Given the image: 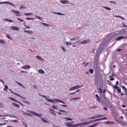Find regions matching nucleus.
I'll return each mask as SVG.
<instances>
[{"label": "nucleus", "mask_w": 127, "mask_h": 127, "mask_svg": "<svg viewBox=\"0 0 127 127\" xmlns=\"http://www.w3.org/2000/svg\"><path fill=\"white\" fill-rule=\"evenodd\" d=\"M0 43H1L2 44H5V41L3 39H0Z\"/></svg>", "instance_id": "obj_30"}, {"label": "nucleus", "mask_w": 127, "mask_h": 127, "mask_svg": "<svg viewBox=\"0 0 127 127\" xmlns=\"http://www.w3.org/2000/svg\"><path fill=\"white\" fill-rule=\"evenodd\" d=\"M41 24L43 25H44L45 26H50V25L48 24H47L46 23H43V22H42Z\"/></svg>", "instance_id": "obj_33"}, {"label": "nucleus", "mask_w": 127, "mask_h": 127, "mask_svg": "<svg viewBox=\"0 0 127 127\" xmlns=\"http://www.w3.org/2000/svg\"><path fill=\"white\" fill-rule=\"evenodd\" d=\"M23 115H26L27 116H29V117H32V115L29 113H26L25 112H23Z\"/></svg>", "instance_id": "obj_35"}, {"label": "nucleus", "mask_w": 127, "mask_h": 127, "mask_svg": "<svg viewBox=\"0 0 127 127\" xmlns=\"http://www.w3.org/2000/svg\"><path fill=\"white\" fill-rule=\"evenodd\" d=\"M62 49L64 52H66V50H65V48L64 47H62Z\"/></svg>", "instance_id": "obj_56"}, {"label": "nucleus", "mask_w": 127, "mask_h": 127, "mask_svg": "<svg viewBox=\"0 0 127 127\" xmlns=\"http://www.w3.org/2000/svg\"><path fill=\"white\" fill-rule=\"evenodd\" d=\"M125 38H126V37L122 36L116 39V40H117V41H120V40H122V39H124Z\"/></svg>", "instance_id": "obj_12"}, {"label": "nucleus", "mask_w": 127, "mask_h": 127, "mask_svg": "<svg viewBox=\"0 0 127 127\" xmlns=\"http://www.w3.org/2000/svg\"><path fill=\"white\" fill-rule=\"evenodd\" d=\"M121 33H124V34H127V31H126V29H124L123 30H122Z\"/></svg>", "instance_id": "obj_36"}, {"label": "nucleus", "mask_w": 127, "mask_h": 127, "mask_svg": "<svg viewBox=\"0 0 127 127\" xmlns=\"http://www.w3.org/2000/svg\"><path fill=\"white\" fill-rule=\"evenodd\" d=\"M79 38H80V37H75L74 38H71L70 39V41H75L76 40H78V39H79Z\"/></svg>", "instance_id": "obj_15"}, {"label": "nucleus", "mask_w": 127, "mask_h": 127, "mask_svg": "<svg viewBox=\"0 0 127 127\" xmlns=\"http://www.w3.org/2000/svg\"><path fill=\"white\" fill-rule=\"evenodd\" d=\"M102 53V51H100V49H98L96 51V57H100V55Z\"/></svg>", "instance_id": "obj_7"}, {"label": "nucleus", "mask_w": 127, "mask_h": 127, "mask_svg": "<svg viewBox=\"0 0 127 127\" xmlns=\"http://www.w3.org/2000/svg\"><path fill=\"white\" fill-rule=\"evenodd\" d=\"M6 4H9V5H12V6H14V4L12 2L6 1Z\"/></svg>", "instance_id": "obj_23"}, {"label": "nucleus", "mask_w": 127, "mask_h": 127, "mask_svg": "<svg viewBox=\"0 0 127 127\" xmlns=\"http://www.w3.org/2000/svg\"><path fill=\"white\" fill-rule=\"evenodd\" d=\"M10 28H11V29H12V30H16V31H18V30H19V28L13 26H11L10 27Z\"/></svg>", "instance_id": "obj_9"}, {"label": "nucleus", "mask_w": 127, "mask_h": 127, "mask_svg": "<svg viewBox=\"0 0 127 127\" xmlns=\"http://www.w3.org/2000/svg\"><path fill=\"white\" fill-rule=\"evenodd\" d=\"M54 13H55V14H58V15H64L63 14L59 12H54Z\"/></svg>", "instance_id": "obj_40"}, {"label": "nucleus", "mask_w": 127, "mask_h": 127, "mask_svg": "<svg viewBox=\"0 0 127 127\" xmlns=\"http://www.w3.org/2000/svg\"><path fill=\"white\" fill-rule=\"evenodd\" d=\"M24 26H25L26 28H27L28 29H29V28H30V27H29V26H27L26 25H25V23H24Z\"/></svg>", "instance_id": "obj_53"}, {"label": "nucleus", "mask_w": 127, "mask_h": 127, "mask_svg": "<svg viewBox=\"0 0 127 127\" xmlns=\"http://www.w3.org/2000/svg\"><path fill=\"white\" fill-rule=\"evenodd\" d=\"M25 19H26V20H34V18H29V17H26L25 18Z\"/></svg>", "instance_id": "obj_27"}, {"label": "nucleus", "mask_w": 127, "mask_h": 127, "mask_svg": "<svg viewBox=\"0 0 127 127\" xmlns=\"http://www.w3.org/2000/svg\"><path fill=\"white\" fill-rule=\"evenodd\" d=\"M103 8H105V9H107V10H112V9H111V8L110 7L105 6H103Z\"/></svg>", "instance_id": "obj_25"}, {"label": "nucleus", "mask_w": 127, "mask_h": 127, "mask_svg": "<svg viewBox=\"0 0 127 127\" xmlns=\"http://www.w3.org/2000/svg\"><path fill=\"white\" fill-rule=\"evenodd\" d=\"M17 19L18 20H20V22H23V20H22V19H20V18H17Z\"/></svg>", "instance_id": "obj_55"}, {"label": "nucleus", "mask_w": 127, "mask_h": 127, "mask_svg": "<svg viewBox=\"0 0 127 127\" xmlns=\"http://www.w3.org/2000/svg\"><path fill=\"white\" fill-rule=\"evenodd\" d=\"M122 88H123V90L125 91V92H126L127 91V88H126V86L123 85L122 86Z\"/></svg>", "instance_id": "obj_52"}, {"label": "nucleus", "mask_w": 127, "mask_h": 127, "mask_svg": "<svg viewBox=\"0 0 127 127\" xmlns=\"http://www.w3.org/2000/svg\"><path fill=\"white\" fill-rule=\"evenodd\" d=\"M24 8H25V6H21V7H20V9H24Z\"/></svg>", "instance_id": "obj_62"}, {"label": "nucleus", "mask_w": 127, "mask_h": 127, "mask_svg": "<svg viewBox=\"0 0 127 127\" xmlns=\"http://www.w3.org/2000/svg\"><path fill=\"white\" fill-rule=\"evenodd\" d=\"M95 96L97 98V101L99 104H101V101L100 100V97H99V95L98 94H96Z\"/></svg>", "instance_id": "obj_18"}, {"label": "nucleus", "mask_w": 127, "mask_h": 127, "mask_svg": "<svg viewBox=\"0 0 127 127\" xmlns=\"http://www.w3.org/2000/svg\"><path fill=\"white\" fill-rule=\"evenodd\" d=\"M35 17L36 18H37L38 19H39L40 20H41V19H42V18L41 17H39L38 16H35Z\"/></svg>", "instance_id": "obj_43"}, {"label": "nucleus", "mask_w": 127, "mask_h": 127, "mask_svg": "<svg viewBox=\"0 0 127 127\" xmlns=\"http://www.w3.org/2000/svg\"><path fill=\"white\" fill-rule=\"evenodd\" d=\"M76 94V92H72V93H69V95H75Z\"/></svg>", "instance_id": "obj_61"}, {"label": "nucleus", "mask_w": 127, "mask_h": 127, "mask_svg": "<svg viewBox=\"0 0 127 127\" xmlns=\"http://www.w3.org/2000/svg\"><path fill=\"white\" fill-rule=\"evenodd\" d=\"M52 107L53 108V109H55L56 110H58V106H57L53 105V106H52Z\"/></svg>", "instance_id": "obj_34"}, {"label": "nucleus", "mask_w": 127, "mask_h": 127, "mask_svg": "<svg viewBox=\"0 0 127 127\" xmlns=\"http://www.w3.org/2000/svg\"><path fill=\"white\" fill-rule=\"evenodd\" d=\"M8 99H9V100H11V101H13V102L15 101V99H14V98L12 97H9Z\"/></svg>", "instance_id": "obj_49"}, {"label": "nucleus", "mask_w": 127, "mask_h": 127, "mask_svg": "<svg viewBox=\"0 0 127 127\" xmlns=\"http://www.w3.org/2000/svg\"><path fill=\"white\" fill-rule=\"evenodd\" d=\"M13 94L17 96V97H20V98H22V96H20V95L18 94L17 93H13Z\"/></svg>", "instance_id": "obj_46"}, {"label": "nucleus", "mask_w": 127, "mask_h": 127, "mask_svg": "<svg viewBox=\"0 0 127 127\" xmlns=\"http://www.w3.org/2000/svg\"><path fill=\"white\" fill-rule=\"evenodd\" d=\"M6 1L0 2V4H6Z\"/></svg>", "instance_id": "obj_54"}, {"label": "nucleus", "mask_w": 127, "mask_h": 127, "mask_svg": "<svg viewBox=\"0 0 127 127\" xmlns=\"http://www.w3.org/2000/svg\"><path fill=\"white\" fill-rule=\"evenodd\" d=\"M83 87V85H76L73 87H71L69 88V91H75V90H77L78 89H80V88H82Z\"/></svg>", "instance_id": "obj_5"}, {"label": "nucleus", "mask_w": 127, "mask_h": 127, "mask_svg": "<svg viewBox=\"0 0 127 127\" xmlns=\"http://www.w3.org/2000/svg\"><path fill=\"white\" fill-rule=\"evenodd\" d=\"M94 119H96V116L95 115L92 117H90L89 119H88V120H94Z\"/></svg>", "instance_id": "obj_51"}, {"label": "nucleus", "mask_w": 127, "mask_h": 127, "mask_svg": "<svg viewBox=\"0 0 127 127\" xmlns=\"http://www.w3.org/2000/svg\"><path fill=\"white\" fill-rule=\"evenodd\" d=\"M18 104H19L20 105V106H21V107H23L24 106V105H23V104L21 103V102H18Z\"/></svg>", "instance_id": "obj_59"}, {"label": "nucleus", "mask_w": 127, "mask_h": 127, "mask_svg": "<svg viewBox=\"0 0 127 127\" xmlns=\"http://www.w3.org/2000/svg\"><path fill=\"white\" fill-rule=\"evenodd\" d=\"M3 20H4V21H7L8 22H13V21L9 19H3Z\"/></svg>", "instance_id": "obj_20"}, {"label": "nucleus", "mask_w": 127, "mask_h": 127, "mask_svg": "<svg viewBox=\"0 0 127 127\" xmlns=\"http://www.w3.org/2000/svg\"><path fill=\"white\" fill-rule=\"evenodd\" d=\"M16 82H17L18 85H19V86H20L21 87H22V88H24V86H23V85H22L21 83L18 82V81H16Z\"/></svg>", "instance_id": "obj_38"}, {"label": "nucleus", "mask_w": 127, "mask_h": 127, "mask_svg": "<svg viewBox=\"0 0 127 127\" xmlns=\"http://www.w3.org/2000/svg\"><path fill=\"white\" fill-rule=\"evenodd\" d=\"M61 107H64V108H67L68 107L67 105H61Z\"/></svg>", "instance_id": "obj_60"}, {"label": "nucleus", "mask_w": 127, "mask_h": 127, "mask_svg": "<svg viewBox=\"0 0 127 127\" xmlns=\"http://www.w3.org/2000/svg\"><path fill=\"white\" fill-rule=\"evenodd\" d=\"M39 96H41V97L45 98V99H46V101H47V102H49V103H53V104H55V102H54V99H49L45 95H43L40 94H39Z\"/></svg>", "instance_id": "obj_4"}, {"label": "nucleus", "mask_w": 127, "mask_h": 127, "mask_svg": "<svg viewBox=\"0 0 127 127\" xmlns=\"http://www.w3.org/2000/svg\"><path fill=\"white\" fill-rule=\"evenodd\" d=\"M4 88H3V90H4V91H5L6 92L7 89H8V86L6 85H4Z\"/></svg>", "instance_id": "obj_31"}, {"label": "nucleus", "mask_w": 127, "mask_h": 127, "mask_svg": "<svg viewBox=\"0 0 127 127\" xmlns=\"http://www.w3.org/2000/svg\"><path fill=\"white\" fill-rule=\"evenodd\" d=\"M110 81H114V80H115V78H114V77L113 76H110Z\"/></svg>", "instance_id": "obj_48"}, {"label": "nucleus", "mask_w": 127, "mask_h": 127, "mask_svg": "<svg viewBox=\"0 0 127 127\" xmlns=\"http://www.w3.org/2000/svg\"><path fill=\"white\" fill-rule=\"evenodd\" d=\"M17 11H15V10H11V12H12L13 13H16Z\"/></svg>", "instance_id": "obj_57"}, {"label": "nucleus", "mask_w": 127, "mask_h": 127, "mask_svg": "<svg viewBox=\"0 0 127 127\" xmlns=\"http://www.w3.org/2000/svg\"><path fill=\"white\" fill-rule=\"evenodd\" d=\"M59 112H61V113H67L65 111L61 110V109H59Z\"/></svg>", "instance_id": "obj_50"}, {"label": "nucleus", "mask_w": 127, "mask_h": 127, "mask_svg": "<svg viewBox=\"0 0 127 127\" xmlns=\"http://www.w3.org/2000/svg\"><path fill=\"white\" fill-rule=\"evenodd\" d=\"M95 118L97 119V118H102V117H103V116L102 115H95Z\"/></svg>", "instance_id": "obj_42"}, {"label": "nucleus", "mask_w": 127, "mask_h": 127, "mask_svg": "<svg viewBox=\"0 0 127 127\" xmlns=\"http://www.w3.org/2000/svg\"><path fill=\"white\" fill-rule=\"evenodd\" d=\"M16 82H17L18 85H19V86H20L21 87H22V88H24V86H23V85H22L21 83L18 82V81H16Z\"/></svg>", "instance_id": "obj_37"}, {"label": "nucleus", "mask_w": 127, "mask_h": 127, "mask_svg": "<svg viewBox=\"0 0 127 127\" xmlns=\"http://www.w3.org/2000/svg\"><path fill=\"white\" fill-rule=\"evenodd\" d=\"M24 15H33V14L32 13H23Z\"/></svg>", "instance_id": "obj_39"}, {"label": "nucleus", "mask_w": 127, "mask_h": 127, "mask_svg": "<svg viewBox=\"0 0 127 127\" xmlns=\"http://www.w3.org/2000/svg\"><path fill=\"white\" fill-rule=\"evenodd\" d=\"M36 57L37 59L40 60V61H43V59H42V57H41L39 56H36Z\"/></svg>", "instance_id": "obj_19"}, {"label": "nucleus", "mask_w": 127, "mask_h": 127, "mask_svg": "<svg viewBox=\"0 0 127 127\" xmlns=\"http://www.w3.org/2000/svg\"><path fill=\"white\" fill-rule=\"evenodd\" d=\"M22 68L24 69V70H26L27 69H30V66L26 65L22 67Z\"/></svg>", "instance_id": "obj_14"}, {"label": "nucleus", "mask_w": 127, "mask_h": 127, "mask_svg": "<svg viewBox=\"0 0 127 127\" xmlns=\"http://www.w3.org/2000/svg\"><path fill=\"white\" fill-rule=\"evenodd\" d=\"M23 103H26V104H28V105H30L29 104V102H27V101H25L24 100L23 101Z\"/></svg>", "instance_id": "obj_58"}, {"label": "nucleus", "mask_w": 127, "mask_h": 127, "mask_svg": "<svg viewBox=\"0 0 127 127\" xmlns=\"http://www.w3.org/2000/svg\"><path fill=\"white\" fill-rule=\"evenodd\" d=\"M89 72L91 74H93V73H94V69H92V68H90L89 69Z\"/></svg>", "instance_id": "obj_41"}, {"label": "nucleus", "mask_w": 127, "mask_h": 127, "mask_svg": "<svg viewBox=\"0 0 127 127\" xmlns=\"http://www.w3.org/2000/svg\"><path fill=\"white\" fill-rule=\"evenodd\" d=\"M60 2H61V3H62V4H67V3H68L69 1L67 0H60Z\"/></svg>", "instance_id": "obj_8"}, {"label": "nucleus", "mask_w": 127, "mask_h": 127, "mask_svg": "<svg viewBox=\"0 0 127 127\" xmlns=\"http://www.w3.org/2000/svg\"><path fill=\"white\" fill-rule=\"evenodd\" d=\"M18 14H21V13H20V12L17 11V12L16 13V16H19L20 15Z\"/></svg>", "instance_id": "obj_44"}, {"label": "nucleus", "mask_w": 127, "mask_h": 127, "mask_svg": "<svg viewBox=\"0 0 127 127\" xmlns=\"http://www.w3.org/2000/svg\"><path fill=\"white\" fill-rule=\"evenodd\" d=\"M6 36L7 38H8V39H10V40H12V38L11 37H10V36H9V35L8 34H6Z\"/></svg>", "instance_id": "obj_32"}, {"label": "nucleus", "mask_w": 127, "mask_h": 127, "mask_svg": "<svg viewBox=\"0 0 127 127\" xmlns=\"http://www.w3.org/2000/svg\"><path fill=\"white\" fill-rule=\"evenodd\" d=\"M83 44H87V43H90V39L84 40L82 41Z\"/></svg>", "instance_id": "obj_13"}, {"label": "nucleus", "mask_w": 127, "mask_h": 127, "mask_svg": "<svg viewBox=\"0 0 127 127\" xmlns=\"http://www.w3.org/2000/svg\"><path fill=\"white\" fill-rule=\"evenodd\" d=\"M24 32L26 33H28L29 34H33V31H32L24 30Z\"/></svg>", "instance_id": "obj_16"}, {"label": "nucleus", "mask_w": 127, "mask_h": 127, "mask_svg": "<svg viewBox=\"0 0 127 127\" xmlns=\"http://www.w3.org/2000/svg\"><path fill=\"white\" fill-rule=\"evenodd\" d=\"M54 102H56V103H61L62 104L65 105V102L61 101L60 99H54Z\"/></svg>", "instance_id": "obj_10"}, {"label": "nucleus", "mask_w": 127, "mask_h": 127, "mask_svg": "<svg viewBox=\"0 0 127 127\" xmlns=\"http://www.w3.org/2000/svg\"><path fill=\"white\" fill-rule=\"evenodd\" d=\"M103 109L105 110V111H108V108L107 107H104Z\"/></svg>", "instance_id": "obj_64"}, {"label": "nucleus", "mask_w": 127, "mask_h": 127, "mask_svg": "<svg viewBox=\"0 0 127 127\" xmlns=\"http://www.w3.org/2000/svg\"><path fill=\"white\" fill-rule=\"evenodd\" d=\"M98 123H96V124H95L94 125L89 126H88L87 127H97V126H98Z\"/></svg>", "instance_id": "obj_28"}, {"label": "nucleus", "mask_w": 127, "mask_h": 127, "mask_svg": "<svg viewBox=\"0 0 127 127\" xmlns=\"http://www.w3.org/2000/svg\"><path fill=\"white\" fill-rule=\"evenodd\" d=\"M28 113H30V114H31L32 115H33L34 116H36V117H38L41 119V121H43L44 123H48V121L46 120L45 119H43L41 116H42V114H38L34 111H28Z\"/></svg>", "instance_id": "obj_2"}, {"label": "nucleus", "mask_w": 127, "mask_h": 127, "mask_svg": "<svg viewBox=\"0 0 127 127\" xmlns=\"http://www.w3.org/2000/svg\"><path fill=\"white\" fill-rule=\"evenodd\" d=\"M105 120H107L106 117H103L102 118L95 119V122H100V121H105Z\"/></svg>", "instance_id": "obj_11"}, {"label": "nucleus", "mask_w": 127, "mask_h": 127, "mask_svg": "<svg viewBox=\"0 0 127 127\" xmlns=\"http://www.w3.org/2000/svg\"><path fill=\"white\" fill-rule=\"evenodd\" d=\"M99 90H100V93H103V94H104V93L106 92V90L102 89V88L101 87L99 88Z\"/></svg>", "instance_id": "obj_22"}, {"label": "nucleus", "mask_w": 127, "mask_h": 127, "mask_svg": "<svg viewBox=\"0 0 127 127\" xmlns=\"http://www.w3.org/2000/svg\"><path fill=\"white\" fill-rule=\"evenodd\" d=\"M103 101H100V104L104 106H107V105L110 104V102L109 101V99L106 97L105 95H103Z\"/></svg>", "instance_id": "obj_3"}, {"label": "nucleus", "mask_w": 127, "mask_h": 127, "mask_svg": "<svg viewBox=\"0 0 127 127\" xmlns=\"http://www.w3.org/2000/svg\"><path fill=\"white\" fill-rule=\"evenodd\" d=\"M80 97L72 98L69 100V101H77V100L80 99Z\"/></svg>", "instance_id": "obj_17"}, {"label": "nucleus", "mask_w": 127, "mask_h": 127, "mask_svg": "<svg viewBox=\"0 0 127 127\" xmlns=\"http://www.w3.org/2000/svg\"><path fill=\"white\" fill-rule=\"evenodd\" d=\"M105 124H115L116 123L112 121H107L105 122Z\"/></svg>", "instance_id": "obj_26"}, {"label": "nucleus", "mask_w": 127, "mask_h": 127, "mask_svg": "<svg viewBox=\"0 0 127 127\" xmlns=\"http://www.w3.org/2000/svg\"><path fill=\"white\" fill-rule=\"evenodd\" d=\"M12 106H14V107H16L17 108H20V106L18 105V104L13 103H12Z\"/></svg>", "instance_id": "obj_21"}, {"label": "nucleus", "mask_w": 127, "mask_h": 127, "mask_svg": "<svg viewBox=\"0 0 127 127\" xmlns=\"http://www.w3.org/2000/svg\"><path fill=\"white\" fill-rule=\"evenodd\" d=\"M116 17H117V18H121V19H124V20H126L125 18H124L123 17H122L121 16L117 15V16H116Z\"/></svg>", "instance_id": "obj_29"}, {"label": "nucleus", "mask_w": 127, "mask_h": 127, "mask_svg": "<svg viewBox=\"0 0 127 127\" xmlns=\"http://www.w3.org/2000/svg\"><path fill=\"white\" fill-rule=\"evenodd\" d=\"M39 73H40V74H44L45 73V71H44L43 69H39Z\"/></svg>", "instance_id": "obj_24"}, {"label": "nucleus", "mask_w": 127, "mask_h": 127, "mask_svg": "<svg viewBox=\"0 0 127 127\" xmlns=\"http://www.w3.org/2000/svg\"><path fill=\"white\" fill-rule=\"evenodd\" d=\"M114 89H117V91L118 92V93L119 94H120V93H121L122 89H121V88L119 86H118V85H115L114 86Z\"/></svg>", "instance_id": "obj_6"}, {"label": "nucleus", "mask_w": 127, "mask_h": 127, "mask_svg": "<svg viewBox=\"0 0 127 127\" xmlns=\"http://www.w3.org/2000/svg\"><path fill=\"white\" fill-rule=\"evenodd\" d=\"M93 123V120H90L89 122H82V123H79L77 124H72L70 122H67L65 123V125L66 127H79V126H86V125H90Z\"/></svg>", "instance_id": "obj_1"}, {"label": "nucleus", "mask_w": 127, "mask_h": 127, "mask_svg": "<svg viewBox=\"0 0 127 127\" xmlns=\"http://www.w3.org/2000/svg\"><path fill=\"white\" fill-rule=\"evenodd\" d=\"M117 51H118V52H121V51H122V49H117Z\"/></svg>", "instance_id": "obj_63"}, {"label": "nucleus", "mask_w": 127, "mask_h": 127, "mask_svg": "<svg viewBox=\"0 0 127 127\" xmlns=\"http://www.w3.org/2000/svg\"><path fill=\"white\" fill-rule=\"evenodd\" d=\"M65 44L67 46L68 45H72V43L69 42H66Z\"/></svg>", "instance_id": "obj_45"}, {"label": "nucleus", "mask_w": 127, "mask_h": 127, "mask_svg": "<svg viewBox=\"0 0 127 127\" xmlns=\"http://www.w3.org/2000/svg\"><path fill=\"white\" fill-rule=\"evenodd\" d=\"M64 120H67V121H73V119L69 118H64Z\"/></svg>", "instance_id": "obj_47"}]
</instances>
